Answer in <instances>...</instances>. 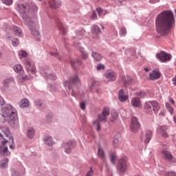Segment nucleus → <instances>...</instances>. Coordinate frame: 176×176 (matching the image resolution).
<instances>
[{
    "mask_svg": "<svg viewBox=\"0 0 176 176\" xmlns=\"http://www.w3.org/2000/svg\"><path fill=\"white\" fill-rule=\"evenodd\" d=\"M111 122H115L118 119V113L116 111L111 112Z\"/></svg>",
    "mask_w": 176,
    "mask_h": 176,
    "instance_id": "nucleus-39",
    "label": "nucleus"
},
{
    "mask_svg": "<svg viewBox=\"0 0 176 176\" xmlns=\"http://www.w3.org/2000/svg\"><path fill=\"white\" fill-rule=\"evenodd\" d=\"M97 69L98 71H101V69H105V65L102 64H99L97 66Z\"/></svg>",
    "mask_w": 176,
    "mask_h": 176,
    "instance_id": "nucleus-44",
    "label": "nucleus"
},
{
    "mask_svg": "<svg viewBox=\"0 0 176 176\" xmlns=\"http://www.w3.org/2000/svg\"><path fill=\"white\" fill-rule=\"evenodd\" d=\"M113 145L115 146V148H118L119 146V139H118V138L114 137L113 140Z\"/></svg>",
    "mask_w": 176,
    "mask_h": 176,
    "instance_id": "nucleus-40",
    "label": "nucleus"
},
{
    "mask_svg": "<svg viewBox=\"0 0 176 176\" xmlns=\"http://www.w3.org/2000/svg\"><path fill=\"white\" fill-rule=\"evenodd\" d=\"M127 33V30L125 28H122L120 30V34L122 36H125L126 34Z\"/></svg>",
    "mask_w": 176,
    "mask_h": 176,
    "instance_id": "nucleus-43",
    "label": "nucleus"
},
{
    "mask_svg": "<svg viewBox=\"0 0 176 176\" xmlns=\"http://www.w3.org/2000/svg\"><path fill=\"white\" fill-rule=\"evenodd\" d=\"M156 58H158L161 63H167V61H170V60H171V55L165 52L161 51L156 54Z\"/></svg>",
    "mask_w": 176,
    "mask_h": 176,
    "instance_id": "nucleus-9",
    "label": "nucleus"
},
{
    "mask_svg": "<svg viewBox=\"0 0 176 176\" xmlns=\"http://www.w3.org/2000/svg\"><path fill=\"white\" fill-rule=\"evenodd\" d=\"M131 104L133 107L136 108H141V99H140L138 97L133 98L131 100Z\"/></svg>",
    "mask_w": 176,
    "mask_h": 176,
    "instance_id": "nucleus-19",
    "label": "nucleus"
},
{
    "mask_svg": "<svg viewBox=\"0 0 176 176\" xmlns=\"http://www.w3.org/2000/svg\"><path fill=\"white\" fill-rule=\"evenodd\" d=\"M51 55H52V56H57V54H56V53L51 52Z\"/></svg>",
    "mask_w": 176,
    "mask_h": 176,
    "instance_id": "nucleus-56",
    "label": "nucleus"
},
{
    "mask_svg": "<svg viewBox=\"0 0 176 176\" xmlns=\"http://www.w3.org/2000/svg\"><path fill=\"white\" fill-rule=\"evenodd\" d=\"M96 85V80H92V85L90 86V89H92L93 87Z\"/></svg>",
    "mask_w": 176,
    "mask_h": 176,
    "instance_id": "nucleus-52",
    "label": "nucleus"
},
{
    "mask_svg": "<svg viewBox=\"0 0 176 176\" xmlns=\"http://www.w3.org/2000/svg\"><path fill=\"white\" fill-rule=\"evenodd\" d=\"M162 155L163 159H164L165 160H167L168 162H175V158L174 157V156H173V154H171L170 151L167 150H163L162 151Z\"/></svg>",
    "mask_w": 176,
    "mask_h": 176,
    "instance_id": "nucleus-15",
    "label": "nucleus"
},
{
    "mask_svg": "<svg viewBox=\"0 0 176 176\" xmlns=\"http://www.w3.org/2000/svg\"><path fill=\"white\" fill-rule=\"evenodd\" d=\"M19 39L15 38L12 41V46H19Z\"/></svg>",
    "mask_w": 176,
    "mask_h": 176,
    "instance_id": "nucleus-46",
    "label": "nucleus"
},
{
    "mask_svg": "<svg viewBox=\"0 0 176 176\" xmlns=\"http://www.w3.org/2000/svg\"><path fill=\"white\" fill-rule=\"evenodd\" d=\"M45 144L47 145H49V146H52L53 145V140L52 139L51 137H47L44 140Z\"/></svg>",
    "mask_w": 176,
    "mask_h": 176,
    "instance_id": "nucleus-35",
    "label": "nucleus"
},
{
    "mask_svg": "<svg viewBox=\"0 0 176 176\" xmlns=\"http://www.w3.org/2000/svg\"><path fill=\"white\" fill-rule=\"evenodd\" d=\"M37 106H38V107H41V105H42V104H36Z\"/></svg>",
    "mask_w": 176,
    "mask_h": 176,
    "instance_id": "nucleus-58",
    "label": "nucleus"
},
{
    "mask_svg": "<svg viewBox=\"0 0 176 176\" xmlns=\"http://www.w3.org/2000/svg\"><path fill=\"white\" fill-rule=\"evenodd\" d=\"M118 100L121 102H124V101H127V100H129V95H125L124 91L123 89H121L118 92Z\"/></svg>",
    "mask_w": 176,
    "mask_h": 176,
    "instance_id": "nucleus-18",
    "label": "nucleus"
},
{
    "mask_svg": "<svg viewBox=\"0 0 176 176\" xmlns=\"http://www.w3.org/2000/svg\"><path fill=\"white\" fill-rule=\"evenodd\" d=\"M98 156L100 159H105V152H104V149L102 148H101V147L98 148Z\"/></svg>",
    "mask_w": 176,
    "mask_h": 176,
    "instance_id": "nucleus-31",
    "label": "nucleus"
},
{
    "mask_svg": "<svg viewBox=\"0 0 176 176\" xmlns=\"http://www.w3.org/2000/svg\"><path fill=\"white\" fill-rule=\"evenodd\" d=\"M80 107L81 108V109H82V111H85V108H86V102H81L80 103Z\"/></svg>",
    "mask_w": 176,
    "mask_h": 176,
    "instance_id": "nucleus-45",
    "label": "nucleus"
},
{
    "mask_svg": "<svg viewBox=\"0 0 176 176\" xmlns=\"http://www.w3.org/2000/svg\"><path fill=\"white\" fill-rule=\"evenodd\" d=\"M91 18L93 19V20L97 19V12H96V11H94L92 12Z\"/></svg>",
    "mask_w": 176,
    "mask_h": 176,
    "instance_id": "nucleus-47",
    "label": "nucleus"
},
{
    "mask_svg": "<svg viewBox=\"0 0 176 176\" xmlns=\"http://www.w3.org/2000/svg\"><path fill=\"white\" fill-rule=\"evenodd\" d=\"M38 1H42V0H38Z\"/></svg>",
    "mask_w": 176,
    "mask_h": 176,
    "instance_id": "nucleus-60",
    "label": "nucleus"
},
{
    "mask_svg": "<svg viewBox=\"0 0 176 176\" xmlns=\"http://www.w3.org/2000/svg\"><path fill=\"white\" fill-rule=\"evenodd\" d=\"M70 63L72 68H75L76 65H82V61L79 59H72Z\"/></svg>",
    "mask_w": 176,
    "mask_h": 176,
    "instance_id": "nucleus-25",
    "label": "nucleus"
},
{
    "mask_svg": "<svg viewBox=\"0 0 176 176\" xmlns=\"http://www.w3.org/2000/svg\"><path fill=\"white\" fill-rule=\"evenodd\" d=\"M162 74L160 72L157 70H153L152 72L149 74V78L151 80H157V79H160Z\"/></svg>",
    "mask_w": 176,
    "mask_h": 176,
    "instance_id": "nucleus-16",
    "label": "nucleus"
},
{
    "mask_svg": "<svg viewBox=\"0 0 176 176\" xmlns=\"http://www.w3.org/2000/svg\"><path fill=\"white\" fill-rule=\"evenodd\" d=\"M117 168L120 173H126L127 171V159L126 157L119 160Z\"/></svg>",
    "mask_w": 176,
    "mask_h": 176,
    "instance_id": "nucleus-10",
    "label": "nucleus"
},
{
    "mask_svg": "<svg viewBox=\"0 0 176 176\" xmlns=\"http://www.w3.org/2000/svg\"><path fill=\"white\" fill-rule=\"evenodd\" d=\"M18 56L19 57V58H25V57H27V56H28V54L27 53V52L24 51V50H21L19 51L18 52Z\"/></svg>",
    "mask_w": 176,
    "mask_h": 176,
    "instance_id": "nucleus-34",
    "label": "nucleus"
},
{
    "mask_svg": "<svg viewBox=\"0 0 176 176\" xmlns=\"http://www.w3.org/2000/svg\"><path fill=\"white\" fill-rule=\"evenodd\" d=\"M11 30L12 32H14L15 35H16L17 36H23V32H21V29H20L19 27L13 26Z\"/></svg>",
    "mask_w": 176,
    "mask_h": 176,
    "instance_id": "nucleus-24",
    "label": "nucleus"
},
{
    "mask_svg": "<svg viewBox=\"0 0 176 176\" xmlns=\"http://www.w3.org/2000/svg\"><path fill=\"white\" fill-rule=\"evenodd\" d=\"M141 129V124L138 122V119L135 117L131 118V123L130 125V130L135 134L138 133V131Z\"/></svg>",
    "mask_w": 176,
    "mask_h": 176,
    "instance_id": "nucleus-8",
    "label": "nucleus"
},
{
    "mask_svg": "<svg viewBox=\"0 0 176 176\" xmlns=\"http://www.w3.org/2000/svg\"><path fill=\"white\" fill-rule=\"evenodd\" d=\"M144 108L149 113H152V108L154 113H157L160 110V104L155 100L148 101L144 103Z\"/></svg>",
    "mask_w": 176,
    "mask_h": 176,
    "instance_id": "nucleus-5",
    "label": "nucleus"
},
{
    "mask_svg": "<svg viewBox=\"0 0 176 176\" xmlns=\"http://www.w3.org/2000/svg\"><path fill=\"white\" fill-rule=\"evenodd\" d=\"M27 135L29 138H33L34 137H35V130L34 129V128H29L28 129Z\"/></svg>",
    "mask_w": 176,
    "mask_h": 176,
    "instance_id": "nucleus-30",
    "label": "nucleus"
},
{
    "mask_svg": "<svg viewBox=\"0 0 176 176\" xmlns=\"http://www.w3.org/2000/svg\"><path fill=\"white\" fill-rule=\"evenodd\" d=\"M175 23L174 13L170 10L161 12L155 19V27L161 35H166L173 28Z\"/></svg>",
    "mask_w": 176,
    "mask_h": 176,
    "instance_id": "nucleus-1",
    "label": "nucleus"
},
{
    "mask_svg": "<svg viewBox=\"0 0 176 176\" xmlns=\"http://www.w3.org/2000/svg\"><path fill=\"white\" fill-rule=\"evenodd\" d=\"M93 175V169H91L87 173L86 176H92Z\"/></svg>",
    "mask_w": 176,
    "mask_h": 176,
    "instance_id": "nucleus-50",
    "label": "nucleus"
},
{
    "mask_svg": "<svg viewBox=\"0 0 176 176\" xmlns=\"http://www.w3.org/2000/svg\"><path fill=\"white\" fill-rule=\"evenodd\" d=\"M108 116H109V108L104 107L102 112V114H99L98 118L100 122H107L108 120Z\"/></svg>",
    "mask_w": 176,
    "mask_h": 176,
    "instance_id": "nucleus-13",
    "label": "nucleus"
},
{
    "mask_svg": "<svg viewBox=\"0 0 176 176\" xmlns=\"http://www.w3.org/2000/svg\"><path fill=\"white\" fill-rule=\"evenodd\" d=\"M96 12H98V16H101V14H102V9L100 8H97Z\"/></svg>",
    "mask_w": 176,
    "mask_h": 176,
    "instance_id": "nucleus-48",
    "label": "nucleus"
},
{
    "mask_svg": "<svg viewBox=\"0 0 176 176\" xmlns=\"http://www.w3.org/2000/svg\"><path fill=\"white\" fill-rule=\"evenodd\" d=\"M0 104L5 105V100H3V98H2L1 96H0Z\"/></svg>",
    "mask_w": 176,
    "mask_h": 176,
    "instance_id": "nucleus-49",
    "label": "nucleus"
},
{
    "mask_svg": "<svg viewBox=\"0 0 176 176\" xmlns=\"http://www.w3.org/2000/svg\"><path fill=\"white\" fill-rule=\"evenodd\" d=\"M93 34H95V35H98L101 34V30L100 29V27L98 25H94L92 26V30H91Z\"/></svg>",
    "mask_w": 176,
    "mask_h": 176,
    "instance_id": "nucleus-32",
    "label": "nucleus"
},
{
    "mask_svg": "<svg viewBox=\"0 0 176 176\" xmlns=\"http://www.w3.org/2000/svg\"><path fill=\"white\" fill-rule=\"evenodd\" d=\"M92 57H94L96 61H101V60H102V56L101 54L97 52L92 53Z\"/></svg>",
    "mask_w": 176,
    "mask_h": 176,
    "instance_id": "nucleus-33",
    "label": "nucleus"
},
{
    "mask_svg": "<svg viewBox=\"0 0 176 176\" xmlns=\"http://www.w3.org/2000/svg\"><path fill=\"white\" fill-rule=\"evenodd\" d=\"M0 140L1 144L0 146V155L3 157L10 156L12 153L9 151L10 149L14 151V140L10 135V131L8 128H3L0 133Z\"/></svg>",
    "mask_w": 176,
    "mask_h": 176,
    "instance_id": "nucleus-2",
    "label": "nucleus"
},
{
    "mask_svg": "<svg viewBox=\"0 0 176 176\" xmlns=\"http://www.w3.org/2000/svg\"><path fill=\"white\" fill-rule=\"evenodd\" d=\"M3 85L4 87H9L10 86H14V85H15L14 79H13V78H6L3 81Z\"/></svg>",
    "mask_w": 176,
    "mask_h": 176,
    "instance_id": "nucleus-20",
    "label": "nucleus"
},
{
    "mask_svg": "<svg viewBox=\"0 0 176 176\" xmlns=\"http://www.w3.org/2000/svg\"><path fill=\"white\" fill-rule=\"evenodd\" d=\"M25 24L29 27L30 30L32 31V35L34 36H39V32L35 29L36 28V23L32 21L31 20V18H28L25 19Z\"/></svg>",
    "mask_w": 176,
    "mask_h": 176,
    "instance_id": "nucleus-7",
    "label": "nucleus"
},
{
    "mask_svg": "<svg viewBox=\"0 0 176 176\" xmlns=\"http://www.w3.org/2000/svg\"><path fill=\"white\" fill-rule=\"evenodd\" d=\"M116 157H117L116 153H113L111 154L110 159L112 163L115 164V162H116Z\"/></svg>",
    "mask_w": 176,
    "mask_h": 176,
    "instance_id": "nucleus-41",
    "label": "nucleus"
},
{
    "mask_svg": "<svg viewBox=\"0 0 176 176\" xmlns=\"http://www.w3.org/2000/svg\"><path fill=\"white\" fill-rule=\"evenodd\" d=\"M78 83H80V80L79 79V77H78V76L75 75L71 78L69 82H65L63 83V85L64 86H67L68 89L70 90L71 87L73 85H78Z\"/></svg>",
    "mask_w": 176,
    "mask_h": 176,
    "instance_id": "nucleus-11",
    "label": "nucleus"
},
{
    "mask_svg": "<svg viewBox=\"0 0 176 176\" xmlns=\"http://www.w3.org/2000/svg\"><path fill=\"white\" fill-rule=\"evenodd\" d=\"M160 0H150L151 3H157Z\"/></svg>",
    "mask_w": 176,
    "mask_h": 176,
    "instance_id": "nucleus-53",
    "label": "nucleus"
},
{
    "mask_svg": "<svg viewBox=\"0 0 176 176\" xmlns=\"http://www.w3.org/2000/svg\"><path fill=\"white\" fill-rule=\"evenodd\" d=\"M148 91H140V92H137V96H140V97L144 98V97L148 96Z\"/></svg>",
    "mask_w": 176,
    "mask_h": 176,
    "instance_id": "nucleus-38",
    "label": "nucleus"
},
{
    "mask_svg": "<svg viewBox=\"0 0 176 176\" xmlns=\"http://www.w3.org/2000/svg\"><path fill=\"white\" fill-rule=\"evenodd\" d=\"M104 77L107 79V82H113L114 80H116V73H115L112 70H109L105 72Z\"/></svg>",
    "mask_w": 176,
    "mask_h": 176,
    "instance_id": "nucleus-14",
    "label": "nucleus"
},
{
    "mask_svg": "<svg viewBox=\"0 0 176 176\" xmlns=\"http://www.w3.org/2000/svg\"><path fill=\"white\" fill-rule=\"evenodd\" d=\"M94 126H95L97 131L101 130V124H100V121H98V120L94 121Z\"/></svg>",
    "mask_w": 176,
    "mask_h": 176,
    "instance_id": "nucleus-36",
    "label": "nucleus"
},
{
    "mask_svg": "<svg viewBox=\"0 0 176 176\" xmlns=\"http://www.w3.org/2000/svg\"><path fill=\"white\" fill-rule=\"evenodd\" d=\"M79 51L81 53V58L82 60H87V58H89V54H87V52H85V49H83V47H80Z\"/></svg>",
    "mask_w": 176,
    "mask_h": 176,
    "instance_id": "nucleus-29",
    "label": "nucleus"
},
{
    "mask_svg": "<svg viewBox=\"0 0 176 176\" xmlns=\"http://www.w3.org/2000/svg\"><path fill=\"white\" fill-rule=\"evenodd\" d=\"M124 83H125V85H127V82H126V81H124Z\"/></svg>",
    "mask_w": 176,
    "mask_h": 176,
    "instance_id": "nucleus-59",
    "label": "nucleus"
},
{
    "mask_svg": "<svg viewBox=\"0 0 176 176\" xmlns=\"http://www.w3.org/2000/svg\"><path fill=\"white\" fill-rule=\"evenodd\" d=\"M8 163H9V159L3 158L0 162V166L1 168H6L8 167Z\"/></svg>",
    "mask_w": 176,
    "mask_h": 176,
    "instance_id": "nucleus-28",
    "label": "nucleus"
},
{
    "mask_svg": "<svg viewBox=\"0 0 176 176\" xmlns=\"http://www.w3.org/2000/svg\"><path fill=\"white\" fill-rule=\"evenodd\" d=\"M29 106H30V102L28 101V99H27V98L22 99L21 104H20V107L21 108H27Z\"/></svg>",
    "mask_w": 176,
    "mask_h": 176,
    "instance_id": "nucleus-27",
    "label": "nucleus"
},
{
    "mask_svg": "<svg viewBox=\"0 0 176 176\" xmlns=\"http://www.w3.org/2000/svg\"><path fill=\"white\" fill-rule=\"evenodd\" d=\"M16 111L11 104H6L1 108L0 116L3 118V122H9L10 124L16 123Z\"/></svg>",
    "mask_w": 176,
    "mask_h": 176,
    "instance_id": "nucleus-4",
    "label": "nucleus"
},
{
    "mask_svg": "<svg viewBox=\"0 0 176 176\" xmlns=\"http://www.w3.org/2000/svg\"><path fill=\"white\" fill-rule=\"evenodd\" d=\"M76 146V142L74 140H70L63 144V148H65V153H71L72 148Z\"/></svg>",
    "mask_w": 176,
    "mask_h": 176,
    "instance_id": "nucleus-12",
    "label": "nucleus"
},
{
    "mask_svg": "<svg viewBox=\"0 0 176 176\" xmlns=\"http://www.w3.org/2000/svg\"><path fill=\"white\" fill-rule=\"evenodd\" d=\"M167 126H160L158 127V131L164 138H167V137H168V134L167 133Z\"/></svg>",
    "mask_w": 176,
    "mask_h": 176,
    "instance_id": "nucleus-21",
    "label": "nucleus"
},
{
    "mask_svg": "<svg viewBox=\"0 0 176 176\" xmlns=\"http://www.w3.org/2000/svg\"><path fill=\"white\" fill-rule=\"evenodd\" d=\"M173 120H174L175 123H176V117H173Z\"/></svg>",
    "mask_w": 176,
    "mask_h": 176,
    "instance_id": "nucleus-57",
    "label": "nucleus"
},
{
    "mask_svg": "<svg viewBox=\"0 0 176 176\" xmlns=\"http://www.w3.org/2000/svg\"><path fill=\"white\" fill-rule=\"evenodd\" d=\"M152 138V131H146L144 135V142L148 144Z\"/></svg>",
    "mask_w": 176,
    "mask_h": 176,
    "instance_id": "nucleus-23",
    "label": "nucleus"
},
{
    "mask_svg": "<svg viewBox=\"0 0 176 176\" xmlns=\"http://www.w3.org/2000/svg\"><path fill=\"white\" fill-rule=\"evenodd\" d=\"M19 9L20 13H25L27 9H30V12H36L38 10V7L34 3H28V6L26 4L19 5Z\"/></svg>",
    "mask_w": 176,
    "mask_h": 176,
    "instance_id": "nucleus-6",
    "label": "nucleus"
},
{
    "mask_svg": "<svg viewBox=\"0 0 176 176\" xmlns=\"http://www.w3.org/2000/svg\"><path fill=\"white\" fill-rule=\"evenodd\" d=\"M58 28L60 32L64 35L67 32V28H64V25L62 23H60L58 25Z\"/></svg>",
    "mask_w": 176,
    "mask_h": 176,
    "instance_id": "nucleus-37",
    "label": "nucleus"
},
{
    "mask_svg": "<svg viewBox=\"0 0 176 176\" xmlns=\"http://www.w3.org/2000/svg\"><path fill=\"white\" fill-rule=\"evenodd\" d=\"M41 72L47 79H52V80H56L57 79V77L56 76V74H48L47 73H46L45 72H42V71Z\"/></svg>",
    "mask_w": 176,
    "mask_h": 176,
    "instance_id": "nucleus-26",
    "label": "nucleus"
},
{
    "mask_svg": "<svg viewBox=\"0 0 176 176\" xmlns=\"http://www.w3.org/2000/svg\"><path fill=\"white\" fill-rule=\"evenodd\" d=\"M24 64L26 67L29 76L24 74V69L21 65L18 64L13 67L14 72L16 74H22L21 76H19L18 79V82L19 83H23L25 82V80H30V79L33 78V76L31 75H35V72H36V67H35V64L31 63L30 60H25Z\"/></svg>",
    "mask_w": 176,
    "mask_h": 176,
    "instance_id": "nucleus-3",
    "label": "nucleus"
},
{
    "mask_svg": "<svg viewBox=\"0 0 176 176\" xmlns=\"http://www.w3.org/2000/svg\"><path fill=\"white\" fill-rule=\"evenodd\" d=\"M49 3L52 9H57L61 6V1L56 0H49Z\"/></svg>",
    "mask_w": 176,
    "mask_h": 176,
    "instance_id": "nucleus-22",
    "label": "nucleus"
},
{
    "mask_svg": "<svg viewBox=\"0 0 176 176\" xmlns=\"http://www.w3.org/2000/svg\"><path fill=\"white\" fill-rule=\"evenodd\" d=\"M169 175L171 176H176V173L175 172H170L169 173Z\"/></svg>",
    "mask_w": 176,
    "mask_h": 176,
    "instance_id": "nucleus-54",
    "label": "nucleus"
},
{
    "mask_svg": "<svg viewBox=\"0 0 176 176\" xmlns=\"http://www.w3.org/2000/svg\"><path fill=\"white\" fill-rule=\"evenodd\" d=\"M144 71H145V72H149V69H148V68H144Z\"/></svg>",
    "mask_w": 176,
    "mask_h": 176,
    "instance_id": "nucleus-55",
    "label": "nucleus"
},
{
    "mask_svg": "<svg viewBox=\"0 0 176 176\" xmlns=\"http://www.w3.org/2000/svg\"><path fill=\"white\" fill-rule=\"evenodd\" d=\"M1 1L4 3V5H7V6H10V5L13 3V0H1Z\"/></svg>",
    "mask_w": 176,
    "mask_h": 176,
    "instance_id": "nucleus-42",
    "label": "nucleus"
},
{
    "mask_svg": "<svg viewBox=\"0 0 176 176\" xmlns=\"http://www.w3.org/2000/svg\"><path fill=\"white\" fill-rule=\"evenodd\" d=\"M172 81H173V85H174L175 86H176V75H175V77L173 78Z\"/></svg>",
    "mask_w": 176,
    "mask_h": 176,
    "instance_id": "nucleus-51",
    "label": "nucleus"
},
{
    "mask_svg": "<svg viewBox=\"0 0 176 176\" xmlns=\"http://www.w3.org/2000/svg\"><path fill=\"white\" fill-rule=\"evenodd\" d=\"M170 103L172 104V105H175V101H174V100L172 98H169V102H167L165 104L166 109L168 111V112H170V115H173L174 113V108L170 105Z\"/></svg>",
    "mask_w": 176,
    "mask_h": 176,
    "instance_id": "nucleus-17",
    "label": "nucleus"
}]
</instances>
